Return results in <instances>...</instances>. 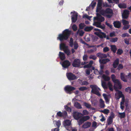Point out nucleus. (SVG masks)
<instances>
[{
    "instance_id": "8fccbe9b",
    "label": "nucleus",
    "mask_w": 131,
    "mask_h": 131,
    "mask_svg": "<svg viewBox=\"0 0 131 131\" xmlns=\"http://www.w3.org/2000/svg\"><path fill=\"white\" fill-rule=\"evenodd\" d=\"M89 112L86 110H84L82 111V115H86L89 114Z\"/></svg>"
},
{
    "instance_id": "a211bd4d",
    "label": "nucleus",
    "mask_w": 131,
    "mask_h": 131,
    "mask_svg": "<svg viewBox=\"0 0 131 131\" xmlns=\"http://www.w3.org/2000/svg\"><path fill=\"white\" fill-rule=\"evenodd\" d=\"M113 24L114 27L118 28H120L121 26V23L118 21H114Z\"/></svg>"
},
{
    "instance_id": "f257e3e1",
    "label": "nucleus",
    "mask_w": 131,
    "mask_h": 131,
    "mask_svg": "<svg viewBox=\"0 0 131 131\" xmlns=\"http://www.w3.org/2000/svg\"><path fill=\"white\" fill-rule=\"evenodd\" d=\"M71 31L68 29H66L63 31L62 34H60L57 37L60 41L67 40L68 38L71 34Z\"/></svg>"
},
{
    "instance_id": "9b49d317",
    "label": "nucleus",
    "mask_w": 131,
    "mask_h": 131,
    "mask_svg": "<svg viewBox=\"0 0 131 131\" xmlns=\"http://www.w3.org/2000/svg\"><path fill=\"white\" fill-rule=\"evenodd\" d=\"M101 23L98 22H94L93 25L96 26V27L100 28L103 30L105 29V26L104 24L101 25Z\"/></svg>"
},
{
    "instance_id": "c9c22d12",
    "label": "nucleus",
    "mask_w": 131,
    "mask_h": 131,
    "mask_svg": "<svg viewBox=\"0 0 131 131\" xmlns=\"http://www.w3.org/2000/svg\"><path fill=\"white\" fill-rule=\"evenodd\" d=\"M79 119L78 122L79 125L80 126L83 123L84 121L82 117L80 118Z\"/></svg>"
},
{
    "instance_id": "7c9ffc66",
    "label": "nucleus",
    "mask_w": 131,
    "mask_h": 131,
    "mask_svg": "<svg viewBox=\"0 0 131 131\" xmlns=\"http://www.w3.org/2000/svg\"><path fill=\"white\" fill-rule=\"evenodd\" d=\"M93 28V27L90 26H87L85 27L84 28V30L86 32H89L91 31Z\"/></svg>"
},
{
    "instance_id": "680f3d73",
    "label": "nucleus",
    "mask_w": 131,
    "mask_h": 131,
    "mask_svg": "<svg viewBox=\"0 0 131 131\" xmlns=\"http://www.w3.org/2000/svg\"><path fill=\"white\" fill-rule=\"evenodd\" d=\"M88 56L86 54H84L83 57V60L84 61H85L87 60Z\"/></svg>"
},
{
    "instance_id": "f03ea898",
    "label": "nucleus",
    "mask_w": 131,
    "mask_h": 131,
    "mask_svg": "<svg viewBox=\"0 0 131 131\" xmlns=\"http://www.w3.org/2000/svg\"><path fill=\"white\" fill-rule=\"evenodd\" d=\"M60 48L61 50V49L63 50L64 53L68 56L71 54V52L70 50L68 49L67 46H66V44L64 43H61L60 44Z\"/></svg>"
},
{
    "instance_id": "393cba45",
    "label": "nucleus",
    "mask_w": 131,
    "mask_h": 131,
    "mask_svg": "<svg viewBox=\"0 0 131 131\" xmlns=\"http://www.w3.org/2000/svg\"><path fill=\"white\" fill-rule=\"evenodd\" d=\"M99 62L101 63L105 64L107 62L110 61V60L108 58H106L103 59H100Z\"/></svg>"
},
{
    "instance_id": "20e7f679",
    "label": "nucleus",
    "mask_w": 131,
    "mask_h": 131,
    "mask_svg": "<svg viewBox=\"0 0 131 131\" xmlns=\"http://www.w3.org/2000/svg\"><path fill=\"white\" fill-rule=\"evenodd\" d=\"M96 17H94V20H96L97 21H94V22H98L101 23L102 22L104 21L105 20L104 18L101 16V15L99 13L96 14Z\"/></svg>"
},
{
    "instance_id": "338daca9",
    "label": "nucleus",
    "mask_w": 131,
    "mask_h": 131,
    "mask_svg": "<svg viewBox=\"0 0 131 131\" xmlns=\"http://www.w3.org/2000/svg\"><path fill=\"white\" fill-rule=\"evenodd\" d=\"M105 24L107 26L109 27L111 29H113L112 25H111L110 23L106 22Z\"/></svg>"
},
{
    "instance_id": "a18cd8bd",
    "label": "nucleus",
    "mask_w": 131,
    "mask_h": 131,
    "mask_svg": "<svg viewBox=\"0 0 131 131\" xmlns=\"http://www.w3.org/2000/svg\"><path fill=\"white\" fill-rule=\"evenodd\" d=\"M118 96H119V98L122 97L124 96V95L123 94L122 92L120 91H118L117 93Z\"/></svg>"
},
{
    "instance_id": "a19ab883",
    "label": "nucleus",
    "mask_w": 131,
    "mask_h": 131,
    "mask_svg": "<svg viewBox=\"0 0 131 131\" xmlns=\"http://www.w3.org/2000/svg\"><path fill=\"white\" fill-rule=\"evenodd\" d=\"M84 121H85L89 119L90 118V116H89L87 115L84 116L82 117Z\"/></svg>"
},
{
    "instance_id": "603ef678",
    "label": "nucleus",
    "mask_w": 131,
    "mask_h": 131,
    "mask_svg": "<svg viewBox=\"0 0 131 131\" xmlns=\"http://www.w3.org/2000/svg\"><path fill=\"white\" fill-rule=\"evenodd\" d=\"M122 21L123 25H128L129 24V22L128 21L125 19H123Z\"/></svg>"
},
{
    "instance_id": "58836bf2",
    "label": "nucleus",
    "mask_w": 131,
    "mask_h": 131,
    "mask_svg": "<svg viewBox=\"0 0 131 131\" xmlns=\"http://www.w3.org/2000/svg\"><path fill=\"white\" fill-rule=\"evenodd\" d=\"M85 26V25L83 23H81L79 25V27L80 29H83Z\"/></svg>"
},
{
    "instance_id": "c03bdc74",
    "label": "nucleus",
    "mask_w": 131,
    "mask_h": 131,
    "mask_svg": "<svg viewBox=\"0 0 131 131\" xmlns=\"http://www.w3.org/2000/svg\"><path fill=\"white\" fill-rule=\"evenodd\" d=\"M64 107L65 109L67 111L70 112L71 111V108L70 107L68 106L67 105H65L64 106Z\"/></svg>"
},
{
    "instance_id": "7ed1b4c3",
    "label": "nucleus",
    "mask_w": 131,
    "mask_h": 131,
    "mask_svg": "<svg viewBox=\"0 0 131 131\" xmlns=\"http://www.w3.org/2000/svg\"><path fill=\"white\" fill-rule=\"evenodd\" d=\"M112 81L115 84H117L118 86V89H121L122 88L121 83L119 80L116 79V76L114 74H112L111 76Z\"/></svg>"
},
{
    "instance_id": "423d86ee",
    "label": "nucleus",
    "mask_w": 131,
    "mask_h": 131,
    "mask_svg": "<svg viewBox=\"0 0 131 131\" xmlns=\"http://www.w3.org/2000/svg\"><path fill=\"white\" fill-rule=\"evenodd\" d=\"M113 13L112 10L110 8H107L105 10L102 9L100 12V13L102 15L106 14H112Z\"/></svg>"
},
{
    "instance_id": "bf43d9fd",
    "label": "nucleus",
    "mask_w": 131,
    "mask_h": 131,
    "mask_svg": "<svg viewBox=\"0 0 131 131\" xmlns=\"http://www.w3.org/2000/svg\"><path fill=\"white\" fill-rule=\"evenodd\" d=\"M124 25V26L123 28V29L124 30H126L128 29L129 27H130V25Z\"/></svg>"
},
{
    "instance_id": "de8ad7c7",
    "label": "nucleus",
    "mask_w": 131,
    "mask_h": 131,
    "mask_svg": "<svg viewBox=\"0 0 131 131\" xmlns=\"http://www.w3.org/2000/svg\"><path fill=\"white\" fill-rule=\"evenodd\" d=\"M88 88L85 86H82L79 88V89L80 91H83L84 90H87Z\"/></svg>"
},
{
    "instance_id": "412c9836",
    "label": "nucleus",
    "mask_w": 131,
    "mask_h": 131,
    "mask_svg": "<svg viewBox=\"0 0 131 131\" xmlns=\"http://www.w3.org/2000/svg\"><path fill=\"white\" fill-rule=\"evenodd\" d=\"M93 61L92 60H91L88 64L84 65L83 66V68H92V64H93Z\"/></svg>"
},
{
    "instance_id": "69168bd1",
    "label": "nucleus",
    "mask_w": 131,
    "mask_h": 131,
    "mask_svg": "<svg viewBox=\"0 0 131 131\" xmlns=\"http://www.w3.org/2000/svg\"><path fill=\"white\" fill-rule=\"evenodd\" d=\"M57 115L59 117H62V113L60 111L58 112L57 114Z\"/></svg>"
},
{
    "instance_id": "9d476101",
    "label": "nucleus",
    "mask_w": 131,
    "mask_h": 131,
    "mask_svg": "<svg viewBox=\"0 0 131 131\" xmlns=\"http://www.w3.org/2000/svg\"><path fill=\"white\" fill-rule=\"evenodd\" d=\"M102 0H98L96 10L97 12H99L100 13V11L102 10L101 9L102 8Z\"/></svg>"
},
{
    "instance_id": "e433bc0d",
    "label": "nucleus",
    "mask_w": 131,
    "mask_h": 131,
    "mask_svg": "<svg viewBox=\"0 0 131 131\" xmlns=\"http://www.w3.org/2000/svg\"><path fill=\"white\" fill-rule=\"evenodd\" d=\"M118 7L121 8H126V5L125 4H119L118 5Z\"/></svg>"
},
{
    "instance_id": "3c124183",
    "label": "nucleus",
    "mask_w": 131,
    "mask_h": 131,
    "mask_svg": "<svg viewBox=\"0 0 131 131\" xmlns=\"http://www.w3.org/2000/svg\"><path fill=\"white\" fill-rule=\"evenodd\" d=\"M119 115L120 116L121 118H124L125 116V114L124 112L119 113Z\"/></svg>"
},
{
    "instance_id": "a878e982",
    "label": "nucleus",
    "mask_w": 131,
    "mask_h": 131,
    "mask_svg": "<svg viewBox=\"0 0 131 131\" xmlns=\"http://www.w3.org/2000/svg\"><path fill=\"white\" fill-rule=\"evenodd\" d=\"M78 15L76 14H73L72 15L71 18L72 21V23H75L77 19Z\"/></svg>"
},
{
    "instance_id": "39448f33",
    "label": "nucleus",
    "mask_w": 131,
    "mask_h": 131,
    "mask_svg": "<svg viewBox=\"0 0 131 131\" xmlns=\"http://www.w3.org/2000/svg\"><path fill=\"white\" fill-rule=\"evenodd\" d=\"M75 89L74 87L70 85H67L64 88V90L66 93L70 94L71 93V92L73 91Z\"/></svg>"
},
{
    "instance_id": "f8f14e48",
    "label": "nucleus",
    "mask_w": 131,
    "mask_h": 131,
    "mask_svg": "<svg viewBox=\"0 0 131 131\" xmlns=\"http://www.w3.org/2000/svg\"><path fill=\"white\" fill-rule=\"evenodd\" d=\"M129 14V11L125 9L123 12L122 16L124 19H127L128 17Z\"/></svg>"
},
{
    "instance_id": "4be33fe9",
    "label": "nucleus",
    "mask_w": 131,
    "mask_h": 131,
    "mask_svg": "<svg viewBox=\"0 0 131 131\" xmlns=\"http://www.w3.org/2000/svg\"><path fill=\"white\" fill-rule=\"evenodd\" d=\"M104 101L101 99L99 100V106L101 108H104L105 106Z\"/></svg>"
},
{
    "instance_id": "774afa93",
    "label": "nucleus",
    "mask_w": 131,
    "mask_h": 131,
    "mask_svg": "<svg viewBox=\"0 0 131 131\" xmlns=\"http://www.w3.org/2000/svg\"><path fill=\"white\" fill-rule=\"evenodd\" d=\"M127 78L129 79L130 81H131V73H129L127 75Z\"/></svg>"
},
{
    "instance_id": "4468645a",
    "label": "nucleus",
    "mask_w": 131,
    "mask_h": 131,
    "mask_svg": "<svg viewBox=\"0 0 131 131\" xmlns=\"http://www.w3.org/2000/svg\"><path fill=\"white\" fill-rule=\"evenodd\" d=\"M70 63L69 61L66 60L63 61L62 64L63 67L64 68H67L70 65Z\"/></svg>"
},
{
    "instance_id": "09e8293b",
    "label": "nucleus",
    "mask_w": 131,
    "mask_h": 131,
    "mask_svg": "<svg viewBox=\"0 0 131 131\" xmlns=\"http://www.w3.org/2000/svg\"><path fill=\"white\" fill-rule=\"evenodd\" d=\"M96 4V2H94V1H93L92 2L91 4L90 5V6L91 5H92L91 6L92 7V8L93 9L94 8V7L95 6Z\"/></svg>"
},
{
    "instance_id": "ea45409f",
    "label": "nucleus",
    "mask_w": 131,
    "mask_h": 131,
    "mask_svg": "<svg viewBox=\"0 0 131 131\" xmlns=\"http://www.w3.org/2000/svg\"><path fill=\"white\" fill-rule=\"evenodd\" d=\"M102 85L104 89H107V87L106 85V83L104 81H102Z\"/></svg>"
},
{
    "instance_id": "1a4fd4ad",
    "label": "nucleus",
    "mask_w": 131,
    "mask_h": 131,
    "mask_svg": "<svg viewBox=\"0 0 131 131\" xmlns=\"http://www.w3.org/2000/svg\"><path fill=\"white\" fill-rule=\"evenodd\" d=\"M73 116L75 119L78 120L82 116V114L78 112L74 111L73 113Z\"/></svg>"
},
{
    "instance_id": "72a5a7b5",
    "label": "nucleus",
    "mask_w": 131,
    "mask_h": 131,
    "mask_svg": "<svg viewBox=\"0 0 131 131\" xmlns=\"http://www.w3.org/2000/svg\"><path fill=\"white\" fill-rule=\"evenodd\" d=\"M107 85L109 87V90L111 91H113V85L111 82L110 81H109L107 83Z\"/></svg>"
},
{
    "instance_id": "e2e57ef3",
    "label": "nucleus",
    "mask_w": 131,
    "mask_h": 131,
    "mask_svg": "<svg viewBox=\"0 0 131 131\" xmlns=\"http://www.w3.org/2000/svg\"><path fill=\"white\" fill-rule=\"evenodd\" d=\"M96 125L97 123L95 121H94L92 123V127L94 128H96L97 127Z\"/></svg>"
},
{
    "instance_id": "864d4df0",
    "label": "nucleus",
    "mask_w": 131,
    "mask_h": 131,
    "mask_svg": "<svg viewBox=\"0 0 131 131\" xmlns=\"http://www.w3.org/2000/svg\"><path fill=\"white\" fill-rule=\"evenodd\" d=\"M89 58L90 59H91L95 60L96 59L97 57L95 55H91L90 56Z\"/></svg>"
},
{
    "instance_id": "49530a36",
    "label": "nucleus",
    "mask_w": 131,
    "mask_h": 131,
    "mask_svg": "<svg viewBox=\"0 0 131 131\" xmlns=\"http://www.w3.org/2000/svg\"><path fill=\"white\" fill-rule=\"evenodd\" d=\"M125 91L129 93H131V87H128L126 88L125 89Z\"/></svg>"
},
{
    "instance_id": "c756f323",
    "label": "nucleus",
    "mask_w": 131,
    "mask_h": 131,
    "mask_svg": "<svg viewBox=\"0 0 131 131\" xmlns=\"http://www.w3.org/2000/svg\"><path fill=\"white\" fill-rule=\"evenodd\" d=\"M74 106L78 109H81L82 108L80 104L79 103L77 102H74Z\"/></svg>"
},
{
    "instance_id": "6ab92c4d",
    "label": "nucleus",
    "mask_w": 131,
    "mask_h": 131,
    "mask_svg": "<svg viewBox=\"0 0 131 131\" xmlns=\"http://www.w3.org/2000/svg\"><path fill=\"white\" fill-rule=\"evenodd\" d=\"M119 59L118 58L116 59L114 61L112 64V66L114 68H116L117 67L119 64Z\"/></svg>"
},
{
    "instance_id": "5701e85b",
    "label": "nucleus",
    "mask_w": 131,
    "mask_h": 131,
    "mask_svg": "<svg viewBox=\"0 0 131 131\" xmlns=\"http://www.w3.org/2000/svg\"><path fill=\"white\" fill-rule=\"evenodd\" d=\"M64 125L65 126H69L71 124V122L69 120H66L64 122Z\"/></svg>"
},
{
    "instance_id": "2f4dec72",
    "label": "nucleus",
    "mask_w": 131,
    "mask_h": 131,
    "mask_svg": "<svg viewBox=\"0 0 131 131\" xmlns=\"http://www.w3.org/2000/svg\"><path fill=\"white\" fill-rule=\"evenodd\" d=\"M103 96L104 99L106 102V103H109L110 100L108 99V97L107 95L106 94H103Z\"/></svg>"
},
{
    "instance_id": "37998d69",
    "label": "nucleus",
    "mask_w": 131,
    "mask_h": 131,
    "mask_svg": "<svg viewBox=\"0 0 131 131\" xmlns=\"http://www.w3.org/2000/svg\"><path fill=\"white\" fill-rule=\"evenodd\" d=\"M84 105L87 108H90L91 106V105L89 103H88L85 102H84L83 103Z\"/></svg>"
},
{
    "instance_id": "c85d7f7f",
    "label": "nucleus",
    "mask_w": 131,
    "mask_h": 131,
    "mask_svg": "<svg viewBox=\"0 0 131 131\" xmlns=\"http://www.w3.org/2000/svg\"><path fill=\"white\" fill-rule=\"evenodd\" d=\"M110 47L111 51L114 53H115L117 49L116 46L115 45H111Z\"/></svg>"
},
{
    "instance_id": "6e6552de",
    "label": "nucleus",
    "mask_w": 131,
    "mask_h": 131,
    "mask_svg": "<svg viewBox=\"0 0 131 131\" xmlns=\"http://www.w3.org/2000/svg\"><path fill=\"white\" fill-rule=\"evenodd\" d=\"M74 67H79L80 66L81 61L79 59H75L73 61L72 64Z\"/></svg>"
},
{
    "instance_id": "79ce46f5",
    "label": "nucleus",
    "mask_w": 131,
    "mask_h": 131,
    "mask_svg": "<svg viewBox=\"0 0 131 131\" xmlns=\"http://www.w3.org/2000/svg\"><path fill=\"white\" fill-rule=\"evenodd\" d=\"M123 52V50L121 49H119L117 50V54L118 55H121Z\"/></svg>"
},
{
    "instance_id": "0e129e2a",
    "label": "nucleus",
    "mask_w": 131,
    "mask_h": 131,
    "mask_svg": "<svg viewBox=\"0 0 131 131\" xmlns=\"http://www.w3.org/2000/svg\"><path fill=\"white\" fill-rule=\"evenodd\" d=\"M72 28L74 31H76L77 29V27L76 25L75 24H74L72 26Z\"/></svg>"
},
{
    "instance_id": "cd10ccee",
    "label": "nucleus",
    "mask_w": 131,
    "mask_h": 131,
    "mask_svg": "<svg viewBox=\"0 0 131 131\" xmlns=\"http://www.w3.org/2000/svg\"><path fill=\"white\" fill-rule=\"evenodd\" d=\"M95 68L93 66L92 67V68H89L87 69L86 71V74L88 75H89L90 74V71L92 72V70H94Z\"/></svg>"
},
{
    "instance_id": "f3484780",
    "label": "nucleus",
    "mask_w": 131,
    "mask_h": 131,
    "mask_svg": "<svg viewBox=\"0 0 131 131\" xmlns=\"http://www.w3.org/2000/svg\"><path fill=\"white\" fill-rule=\"evenodd\" d=\"M90 87L92 89L91 92L93 93L98 90V89H99V88L96 85H90Z\"/></svg>"
},
{
    "instance_id": "2eb2a0df",
    "label": "nucleus",
    "mask_w": 131,
    "mask_h": 131,
    "mask_svg": "<svg viewBox=\"0 0 131 131\" xmlns=\"http://www.w3.org/2000/svg\"><path fill=\"white\" fill-rule=\"evenodd\" d=\"M112 116H110L107 119V123L108 125H110L111 124L113 121V118L114 117V114L113 113H112L111 114Z\"/></svg>"
},
{
    "instance_id": "ddd939ff",
    "label": "nucleus",
    "mask_w": 131,
    "mask_h": 131,
    "mask_svg": "<svg viewBox=\"0 0 131 131\" xmlns=\"http://www.w3.org/2000/svg\"><path fill=\"white\" fill-rule=\"evenodd\" d=\"M94 34L98 36L101 39H103L104 38H106V34L102 31L100 32H95Z\"/></svg>"
},
{
    "instance_id": "bb28decb",
    "label": "nucleus",
    "mask_w": 131,
    "mask_h": 131,
    "mask_svg": "<svg viewBox=\"0 0 131 131\" xmlns=\"http://www.w3.org/2000/svg\"><path fill=\"white\" fill-rule=\"evenodd\" d=\"M59 56L60 59L62 60H64L66 58L64 53L61 52H59Z\"/></svg>"
},
{
    "instance_id": "4c0bfd02",
    "label": "nucleus",
    "mask_w": 131,
    "mask_h": 131,
    "mask_svg": "<svg viewBox=\"0 0 131 131\" xmlns=\"http://www.w3.org/2000/svg\"><path fill=\"white\" fill-rule=\"evenodd\" d=\"M84 32L82 30H78L77 32V34H79L80 36H82L84 34Z\"/></svg>"
},
{
    "instance_id": "13d9d810",
    "label": "nucleus",
    "mask_w": 131,
    "mask_h": 131,
    "mask_svg": "<svg viewBox=\"0 0 131 131\" xmlns=\"http://www.w3.org/2000/svg\"><path fill=\"white\" fill-rule=\"evenodd\" d=\"M96 48H95L94 49H90V50H88L87 52L89 53H92L94 52V51H95L96 50Z\"/></svg>"
},
{
    "instance_id": "0eeeda50",
    "label": "nucleus",
    "mask_w": 131,
    "mask_h": 131,
    "mask_svg": "<svg viewBox=\"0 0 131 131\" xmlns=\"http://www.w3.org/2000/svg\"><path fill=\"white\" fill-rule=\"evenodd\" d=\"M66 76L68 80H73L77 79V77L73 73L71 72L67 73Z\"/></svg>"
},
{
    "instance_id": "f704fd0d",
    "label": "nucleus",
    "mask_w": 131,
    "mask_h": 131,
    "mask_svg": "<svg viewBox=\"0 0 131 131\" xmlns=\"http://www.w3.org/2000/svg\"><path fill=\"white\" fill-rule=\"evenodd\" d=\"M101 112L105 114L108 115L109 113L110 110L108 109H105L103 110H101Z\"/></svg>"
},
{
    "instance_id": "aec40b11",
    "label": "nucleus",
    "mask_w": 131,
    "mask_h": 131,
    "mask_svg": "<svg viewBox=\"0 0 131 131\" xmlns=\"http://www.w3.org/2000/svg\"><path fill=\"white\" fill-rule=\"evenodd\" d=\"M97 56L100 58L102 59L106 58L107 57V55L105 54L99 52L97 54Z\"/></svg>"
},
{
    "instance_id": "4d7b16f0",
    "label": "nucleus",
    "mask_w": 131,
    "mask_h": 131,
    "mask_svg": "<svg viewBox=\"0 0 131 131\" xmlns=\"http://www.w3.org/2000/svg\"><path fill=\"white\" fill-rule=\"evenodd\" d=\"M123 66L122 64H119L118 66V68L117 69L118 70H120L122 69L123 68Z\"/></svg>"
},
{
    "instance_id": "6e6d98bb",
    "label": "nucleus",
    "mask_w": 131,
    "mask_h": 131,
    "mask_svg": "<svg viewBox=\"0 0 131 131\" xmlns=\"http://www.w3.org/2000/svg\"><path fill=\"white\" fill-rule=\"evenodd\" d=\"M89 84V83L88 82L86 81H82V80L81 81V85H87Z\"/></svg>"
},
{
    "instance_id": "052dcab7",
    "label": "nucleus",
    "mask_w": 131,
    "mask_h": 131,
    "mask_svg": "<svg viewBox=\"0 0 131 131\" xmlns=\"http://www.w3.org/2000/svg\"><path fill=\"white\" fill-rule=\"evenodd\" d=\"M118 38H112L111 40L110 41L112 42H115L116 41L118 40Z\"/></svg>"
},
{
    "instance_id": "b1692460",
    "label": "nucleus",
    "mask_w": 131,
    "mask_h": 131,
    "mask_svg": "<svg viewBox=\"0 0 131 131\" xmlns=\"http://www.w3.org/2000/svg\"><path fill=\"white\" fill-rule=\"evenodd\" d=\"M91 125V123L90 122H87L85 123L82 126V128H86L89 127Z\"/></svg>"
},
{
    "instance_id": "5fc2aeb1",
    "label": "nucleus",
    "mask_w": 131,
    "mask_h": 131,
    "mask_svg": "<svg viewBox=\"0 0 131 131\" xmlns=\"http://www.w3.org/2000/svg\"><path fill=\"white\" fill-rule=\"evenodd\" d=\"M110 49L109 48L107 47H106L104 48L103 49V52H106L109 51Z\"/></svg>"
},
{
    "instance_id": "dca6fc26",
    "label": "nucleus",
    "mask_w": 131,
    "mask_h": 131,
    "mask_svg": "<svg viewBox=\"0 0 131 131\" xmlns=\"http://www.w3.org/2000/svg\"><path fill=\"white\" fill-rule=\"evenodd\" d=\"M120 78L121 80L123 82H127V75H126L124 73H120Z\"/></svg>"
},
{
    "instance_id": "473e14b6",
    "label": "nucleus",
    "mask_w": 131,
    "mask_h": 131,
    "mask_svg": "<svg viewBox=\"0 0 131 131\" xmlns=\"http://www.w3.org/2000/svg\"><path fill=\"white\" fill-rule=\"evenodd\" d=\"M102 77L104 80L105 81H108L110 79V77L107 76L104 74L103 75Z\"/></svg>"
}]
</instances>
